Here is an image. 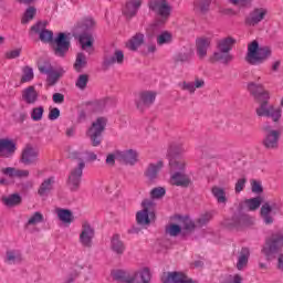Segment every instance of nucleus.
<instances>
[{
  "instance_id": "nucleus-54",
  "label": "nucleus",
  "mask_w": 283,
  "mask_h": 283,
  "mask_svg": "<svg viewBox=\"0 0 283 283\" xmlns=\"http://www.w3.org/2000/svg\"><path fill=\"white\" fill-rule=\"evenodd\" d=\"M4 56L8 60L19 59V56H21V49H15V50L7 51Z\"/></svg>"
},
{
  "instance_id": "nucleus-25",
  "label": "nucleus",
  "mask_w": 283,
  "mask_h": 283,
  "mask_svg": "<svg viewBox=\"0 0 283 283\" xmlns=\"http://www.w3.org/2000/svg\"><path fill=\"white\" fill-rule=\"evenodd\" d=\"M22 101L27 103V105H34L36 101H39V92L34 86H29L22 91Z\"/></svg>"
},
{
  "instance_id": "nucleus-50",
  "label": "nucleus",
  "mask_w": 283,
  "mask_h": 283,
  "mask_svg": "<svg viewBox=\"0 0 283 283\" xmlns=\"http://www.w3.org/2000/svg\"><path fill=\"white\" fill-rule=\"evenodd\" d=\"M165 193H167V190L163 187H157V188H154L151 191H150V197L154 199V200H160V198H165Z\"/></svg>"
},
{
  "instance_id": "nucleus-21",
  "label": "nucleus",
  "mask_w": 283,
  "mask_h": 283,
  "mask_svg": "<svg viewBox=\"0 0 283 283\" xmlns=\"http://www.w3.org/2000/svg\"><path fill=\"white\" fill-rule=\"evenodd\" d=\"M280 143V130H272L265 134L263 145L265 149H277Z\"/></svg>"
},
{
  "instance_id": "nucleus-56",
  "label": "nucleus",
  "mask_w": 283,
  "mask_h": 283,
  "mask_svg": "<svg viewBox=\"0 0 283 283\" xmlns=\"http://www.w3.org/2000/svg\"><path fill=\"white\" fill-rule=\"evenodd\" d=\"M2 174L4 176H8L9 178H15L17 177V168H14V167L3 168Z\"/></svg>"
},
{
  "instance_id": "nucleus-62",
  "label": "nucleus",
  "mask_w": 283,
  "mask_h": 283,
  "mask_svg": "<svg viewBox=\"0 0 283 283\" xmlns=\"http://www.w3.org/2000/svg\"><path fill=\"white\" fill-rule=\"evenodd\" d=\"M78 277V272L77 271H73L71 272L66 280L64 281V283H74L76 281V279Z\"/></svg>"
},
{
  "instance_id": "nucleus-18",
  "label": "nucleus",
  "mask_w": 283,
  "mask_h": 283,
  "mask_svg": "<svg viewBox=\"0 0 283 283\" xmlns=\"http://www.w3.org/2000/svg\"><path fill=\"white\" fill-rule=\"evenodd\" d=\"M125 61V54L120 50H115L113 55H104V61H103V67L104 70H109L112 65L117 63L118 65H123Z\"/></svg>"
},
{
  "instance_id": "nucleus-7",
  "label": "nucleus",
  "mask_w": 283,
  "mask_h": 283,
  "mask_svg": "<svg viewBox=\"0 0 283 283\" xmlns=\"http://www.w3.org/2000/svg\"><path fill=\"white\" fill-rule=\"evenodd\" d=\"M107 128V117H97L92 122L91 126L86 130V136L91 140L92 147H99L103 143V134Z\"/></svg>"
},
{
  "instance_id": "nucleus-3",
  "label": "nucleus",
  "mask_w": 283,
  "mask_h": 283,
  "mask_svg": "<svg viewBox=\"0 0 283 283\" xmlns=\"http://www.w3.org/2000/svg\"><path fill=\"white\" fill-rule=\"evenodd\" d=\"M149 10L156 13L157 18L155 23L150 25L148 29V33L150 36H156L158 32H160V28L169 21V17H171V6L167 0H150L148 2Z\"/></svg>"
},
{
  "instance_id": "nucleus-12",
  "label": "nucleus",
  "mask_w": 283,
  "mask_h": 283,
  "mask_svg": "<svg viewBox=\"0 0 283 283\" xmlns=\"http://www.w3.org/2000/svg\"><path fill=\"white\" fill-rule=\"evenodd\" d=\"M154 101H156V93L145 91L137 95L135 98V104L137 109L143 112L146 107H150V105H154Z\"/></svg>"
},
{
  "instance_id": "nucleus-44",
  "label": "nucleus",
  "mask_w": 283,
  "mask_h": 283,
  "mask_svg": "<svg viewBox=\"0 0 283 283\" xmlns=\"http://www.w3.org/2000/svg\"><path fill=\"white\" fill-rule=\"evenodd\" d=\"M174 36L169 31H164L161 34L157 36V44L159 45H167L171 43Z\"/></svg>"
},
{
  "instance_id": "nucleus-10",
  "label": "nucleus",
  "mask_w": 283,
  "mask_h": 283,
  "mask_svg": "<svg viewBox=\"0 0 283 283\" xmlns=\"http://www.w3.org/2000/svg\"><path fill=\"white\" fill-rule=\"evenodd\" d=\"M83 169H85V161L81 159L77 167L70 171L67 178V187L70 191H78L81 189V182L83 180Z\"/></svg>"
},
{
  "instance_id": "nucleus-64",
  "label": "nucleus",
  "mask_w": 283,
  "mask_h": 283,
  "mask_svg": "<svg viewBox=\"0 0 283 283\" xmlns=\"http://www.w3.org/2000/svg\"><path fill=\"white\" fill-rule=\"evenodd\" d=\"M114 280H125V272L123 270H117L113 273Z\"/></svg>"
},
{
  "instance_id": "nucleus-60",
  "label": "nucleus",
  "mask_w": 283,
  "mask_h": 283,
  "mask_svg": "<svg viewBox=\"0 0 283 283\" xmlns=\"http://www.w3.org/2000/svg\"><path fill=\"white\" fill-rule=\"evenodd\" d=\"M53 103H56V105H63V103H65V95L62 93L53 94Z\"/></svg>"
},
{
  "instance_id": "nucleus-38",
  "label": "nucleus",
  "mask_w": 283,
  "mask_h": 283,
  "mask_svg": "<svg viewBox=\"0 0 283 283\" xmlns=\"http://www.w3.org/2000/svg\"><path fill=\"white\" fill-rule=\"evenodd\" d=\"M34 17H36V8L28 7L27 10L24 11V14L22 15L21 23L25 25L30 23V21H32Z\"/></svg>"
},
{
  "instance_id": "nucleus-45",
  "label": "nucleus",
  "mask_w": 283,
  "mask_h": 283,
  "mask_svg": "<svg viewBox=\"0 0 283 283\" xmlns=\"http://www.w3.org/2000/svg\"><path fill=\"white\" fill-rule=\"evenodd\" d=\"M170 171H185V161L178 160L176 158H170L169 160Z\"/></svg>"
},
{
  "instance_id": "nucleus-52",
  "label": "nucleus",
  "mask_w": 283,
  "mask_h": 283,
  "mask_svg": "<svg viewBox=\"0 0 283 283\" xmlns=\"http://www.w3.org/2000/svg\"><path fill=\"white\" fill-rule=\"evenodd\" d=\"M169 235L176 238L182 231V228L176 223L170 224L169 229L166 230Z\"/></svg>"
},
{
  "instance_id": "nucleus-49",
  "label": "nucleus",
  "mask_w": 283,
  "mask_h": 283,
  "mask_svg": "<svg viewBox=\"0 0 283 283\" xmlns=\"http://www.w3.org/2000/svg\"><path fill=\"white\" fill-rule=\"evenodd\" d=\"M43 220H44L43 213L34 212L33 216H31V218L28 220L25 227L39 224V223L43 222Z\"/></svg>"
},
{
  "instance_id": "nucleus-43",
  "label": "nucleus",
  "mask_w": 283,
  "mask_h": 283,
  "mask_svg": "<svg viewBox=\"0 0 283 283\" xmlns=\"http://www.w3.org/2000/svg\"><path fill=\"white\" fill-rule=\"evenodd\" d=\"M45 113V108L43 106L33 107L31 111V118L34 123H39V120H43V114Z\"/></svg>"
},
{
  "instance_id": "nucleus-27",
  "label": "nucleus",
  "mask_w": 283,
  "mask_h": 283,
  "mask_svg": "<svg viewBox=\"0 0 283 283\" xmlns=\"http://www.w3.org/2000/svg\"><path fill=\"white\" fill-rule=\"evenodd\" d=\"M111 249L113 253H116V255H123L125 253V242L120 240L119 234H114L111 240Z\"/></svg>"
},
{
  "instance_id": "nucleus-28",
  "label": "nucleus",
  "mask_w": 283,
  "mask_h": 283,
  "mask_svg": "<svg viewBox=\"0 0 283 283\" xmlns=\"http://www.w3.org/2000/svg\"><path fill=\"white\" fill-rule=\"evenodd\" d=\"M233 45H235V39H233L232 36H228L217 42V50H220L221 52H228V54H231Z\"/></svg>"
},
{
  "instance_id": "nucleus-34",
  "label": "nucleus",
  "mask_w": 283,
  "mask_h": 283,
  "mask_svg": "<svg viewBox=\"0 0 283 283\" xmlns=\"http://www.w3.org/2000/svg\"><path fill=\"white\" fill-rule=\"evenodd\" d=\"M212 196L216 198L217 202L219 205H226L227 202V192L223 188H220L218 186L212 187Z\"/></svg>"
},
{
  "instance_id": "nucleus-14",
  "label": "nucleus",
  "mask_w": 283,
  "mask_h": 283,
  "mask_svg": "<svg viewBox=\"0 0 283 283\" xmlns=\"http://www.w3.org/2000/svg\"><path fill=\"white\" fill-rule=\"evenodd\" d=\"M266 14H269V10H266L264 8H255L245 18V25L255 28V25H258V23H262V21H264V18L266 17Z\"/></svg>"
},
{
  "instance_id": "nucleus-30",
  "label": "nucleus",
  "mask_w": 283,
  "mask_h": 283,
  "mask_svg": "<svg viewBox=\"0 0 283 283\" xmlns=\"http://www.w3.org/2000/svg\"><path fill=\"white\" fill-rule=\"evenodd\" d=\"M140 277L143 283H149L151 281V272L148 270V268H144L142 271L137 272L134 276L124 280L126 283H134L136 282V277Z\"/></svg>"
},
{
  "instance_id": "nucleus-33",
  "label": "nucleus",
  "mask_w": 283,
  "mask_h": 283,
  "mask_svg": "<svg viewBox=\"0 0 283 283\" xmlns=\"http://www.w3.org/2000/svg\"><path fill=\"white\" fill-rule=\"evenodd\" d=\"M57 218L64 224H72L74 222V214L70 209H59L57 210Z\"/></svg>"
},
{
  "instance_id": "nucleus-63",
  "label": "nucleus",
  "mask_w": 283,
  "mask_h": 283,
  "mask_svg": "<svg viewBox=\"0 0 283 283\" xmlns=\"http://www.w3.org/2000/svg\"><path fill=\"white\" fill-rule=\"evenodd\" d=\"M30 176L29 170L15 169V178H28Z\"/></svg>"
},
{
  "instance_id": "nucleus-8",
  "label": "nucleus",
  "mask_w": 283,
  "mask_h": 283,
  "mask_svg": "<svg viewBox=\"0 0 283 283\" xmlns=\"http://www.w3.org/2000/svg\"><path fill=\"white\" fill-rule=\"evenodd\" d=\"M283 249V234L274 233L265 240V244L262 248V253L266 260H275V255L282 254Z\"/></svg>"
},
{
  "instance_id": "nucleus-40",
  "label": "nucleus",
  "mask_w": 283,
  "mask_h": 283,
  "mask_svg": "<svg viewBox=\"0 0 283 283\" xmlns=\"http://www.w3.org/2000/svg\"><path fill=\"white\" fill-rule=\"evenodd\" d=\"M211 1L213 0H196L195 7L201 12V14H207L211 8Z\"/></svg>"
},
{
  "instance_id": "nucleus-11",
  "label": "nucleus",
  "mask_w": 283,
  "mask_h": 283,
  "mask_svg": "<svg viewBox=\"0 0 283 283\" xmlns=\"http://www.w3.org/2000/svg\"><path fill=\"white\" fill-rule=\"evenodd\" d=\"M94 235H96V232L94 228H92V224H90V222H84L80 233V244L85 247V249H92Z\"/></svg>"
},
{
  "instance_id": "nucleus-13",
  "label": "nucleus",
  "mask_w": 283,
  "mask_h": 283,
  "mask_svg": "<svg viewBox=\"0 0 283 283\" xmlns=\"http://www.w3.org/2000/svg\"><path fill=\"white\" fill-rule=\"evenodd\" d=\"M22 165H36L39 163V150L30 145L23 148L20 157Z\"/></svg>"
},
{
  "instance_id": "nucleus-46",
  "label": "nucleus",
  "mask_w": 283,
  "mask_h": 283,
  "mask_svg": "<svg viewBox=\"0 0 283 283\" xmlns=\"http://www.w3.org/2000/svg\"><path fill=\"white\" fill-rule=\"evenodd\" d=\"M213 220V212H205L197 219V224L199 227H207L208 223Z\"/></svg>"
},
{
  "instance_id": "nucleus-15",
  "label": "nucleus",
  "mask_w": 283,
  "mask_h": 283,
  "mask_svg": "<svg viewBox=\"0 0 283 283\" xmlns=\"http://www.w3.org/2000/svg\"><path fill=\"white\" fill-rule=\"evenodd\" d=\"M277 203L275 202H265L262 205L260 213L264 224H273V216H275V211H277Z\"/></svg>"
},
{
  "instance_id": "nucleus-16",
  "label": "nucleus",
  "mask_w": 283,
  "mask_h": 283,
  "mask_svg": "<svg viewBox=\"0 0 283 283\" xmlns=\"http://www.w3.org/2000/svg\"><path fill=\"white\" fill-rule=\"evenodd\" d=\"M117 160L124 165H136L138 163V153L134 149L117 150Z\"/></svg>"
},
{
  "instance_id": "nucleus-55",
  "label": "nucleus",
  "mask_w": 283,
  "mask_h": 283,
  "mask_svg": "<svg viewBox=\"0 0 283 283\" xmlns=\"http://www.w3.org/2000/svg\"><path fill=\"white\" fill-rule=\"evenodd\" d=\"M116 160H118V150H116L114 154L107 155L106 165H111V167H114V165H116Z\"/></svg>"
},
{
  "instance_id": "nucleus-26",
  "label": "nucleus",
  "mask_w": 283,
  "mask_h": 283,
  "mask_svg": "<svg viewBox=\"0 0 283 283\" xmlns=\"http://www.w3.org/2000/svg\"><path fill=\"white\" fill-rule=\"evenodd\" d=\"M163 167H165V164L163 163V160L157 161V164H149L144 175L150 181L156 180Z\"/></svg>"
},
{
  "instance_id": "nucleus-37",
  "label": "nucleus",
  "mask_w": 283,
  "mask_h": 283,
  "mask_svg": "<svg viewBox=\"0 0 283 283\" xmlns=\"http://www.w3.org/2000/svg\"><path fill=\"white\" fill-rule=\"evenodd\" d=\"M21 260H22V256L19 250L7 251V262H9V264H19Z\"/></svg>"
},
{
  "instance_id": "nucleus-59",
  "label": "nucleus",
  "mask_w": 283,
  "mask_h": 283,
  "mask_svg": "<svg viewBox=\"0 0 283 283\" xmlns=\"http://www.w3.org/2000/svg\"><path fill=\"white\" fill-rule=\"evenodd\" d=\"M184 229H186V231H193V229H196V223H193L189 218H185Z\"/></svg>"
},
{
  "instance_id": "nucleus-42",
  "label": "nucleus",
  "mask_w": 283,
  "mask_h": 283,
  "mask_svg": "<svg viewBox=\"0 0 283 283\" xmlns=\"http://www.w3.org/2000/svg\"><path fill=\"white\" fill-rule=\"evenodd\" d=\"M88 83H90V75L81 74V75H78V77L75 82V86L77 87V90H81L83 92L87 88Z\"/></svg>"
},
{
  "instance_id": "nucleus-19",
  "label": "nucleus",
  "mask_w": 283,
  "mask_h": 283,
  "mask_svg": "<svg viewBox=\"0 0 283 283\" xmlns=\"http://www.w3.org/2000/svg\"><path fill=\"white\" fill-rule=\"evenodd\" d=\"M170 185H172L174 187H181L184 189H187V187L191 185V178H189L186 174L176 171L170 177Z\"/></svg>"
},
{
  "instance_id": "nucleus-41",
  "label": "nucleus",
  "mask_w": 283,
  "mask_h": 283,
  "mask_svg": "<svg viewBox=\"0 0 283 283\" xmlns=\"http://www.w3.org/2000/svg\"><path fill=\"white\" fill-rule=\"evenodd\" d=\"M34 80V70L30 66H24L22 69V77L21 83H30V81Z\"/></svg>"
},
{
  "instance_id": "nucleus-61",
  "label": "nucleus",
  "mask_w": 283,
  "mask_h": 283,
  "mask_svg": "<svg viewBox=\"0 0 283 283\" xmlns=\"http://www.w3.org/2000/svg\"><path fill=\"white\" fill-rule=\"evenodd\" d=\"M181 88L186 92H190V94H193V92H196V86L193 82H184Z\"/></svg>"
},
{
  "instance_id": "nucleus-23",
  "label": "nucleus",
  "mask_w": 283,
  "mask_h": 283,
  "mask_svg": "<svg viewBox=\"0 0 283 283\" xmlns=\"http://www.w3.org/2000/svg\"><path fill=\"white\" fill-rule=\"evenodd\" d=\"M55 182L56 178L53 176L44 179L38 189V195L41 198H48V196H50V191L54 189Z\"/></svg>"
},
{
  "instance_id": "nucleus-9",
  "label": "nucleus",
  "mask_w": 283,
  "mask_h": 283,
  "mask_svg": "<svg viewBox=\"0 0 283 283\" xmlns=\"http://www.w3.org/2000/svg\"><path fill=\"white\" fill-rule=\"evenodd\" d=\"M154 201L150 199H145L142 202L143 209L136 213V222L139 227H148L151 224V218L156 214L154 213Z\"/></svg>"
},
{
  "instance_id": "nucleus-57",
  "label": "nucleus",
  "mask_w": 283,
  "mask_h": 283,
  "mask_svg": "<svg viewBox=\"0 0 283 283\" xmlns=\"http://www.w3.org/2000/svg\"><path fill=\"white\" fill-rule=\"evenodd\" d=\"M264 191V188L262 187V184L260 181H252V193H262Z\"/></svg>"
},
{
  "instance_id": "nucleus-22",
  "label": "nucleus",
  "mask_w": 283,
  "mask_h": 283,
  "mask_svg": "<svg viewBox=\"0 0 283 283\" xmlns=\"http://www.w3.org/2000/svg\"><path fill=\"white\" fill-rule=\"evenodd\" d=\"M140 6H143L142 0L128 1L123 10L124 17H126V19H133V17H136V14H138V10L140 9Z\"/></svg>"
},
{
  "instance_id": "nucleus-1",
  "label": "nucleus",
  "mask_w": 283,
  "mask_h": 283,
  "mask_svg": "<svg viewBox=\"0 0 283 283\" xmlns=\"http://www.w3.org/2000/svg\"><path fill=\"white\" fill-rule=\"evenodd\" d=\"M248 92L253 96L255 103H259V107L255 108V114L259 118H272L273 123H279L282 118V108L274 107L269 104L271 96L269 91L264 90V85L255 82L248 83Z\"/></svg>"
},
{
  "instance_id": "nucleus-58",
  "label": "nucleus",
  "mask_w": 283,
  "mask_h": 283,
  "mask_svg": "<svg viewBox=\"0 0 283 283\" xmlns=\"http://www.w3.org/2000/svg\"><path fill=\"white\" fill-rule=\"evenodd\" d=\"M61 116V109L54 107L49 112V120H56Z\"/></svg>"
},
{
  "instance_id": "nucleus-5",
  "label": "nucleus",
  "mask_w": 283,
  "mask_h": 283,
  "mask_svg": "<svg viewBox=\"0 0 283 283\" xmlns=\"http://www.w3.org/2000/svg\"><path fill=\"white\" fill-rule=\"evenodd\" d=\"M271 54L273 51L269 46H260L258 40H254L248 44L245 61L249 65H262L271 59Z\"/></svg>"
},
{
  "instance_id": "nucleus-36",
  "label": "nucleus",
  "mask_w": 283,
  "mask_h": 283,
  "mask_svg": "<svg viewBox=\"0 0 283 283\" xmlns=\"http://www.w3.org/2000/svg\"><path fill=\"white\" fill-rule=\"evenodd\" d=\"M84 67H87V56L85 53H77L74 70L75 72H83Z\"/></svg>"
},
{
  "instance_id": "nucleus-24",
  "label": "nucleus",
  "mask_w": 283,
  "mask_h": 283,
  "mask_svg": "<svg viewBox=\"0 0 283 283\" xmlns=\"http://www.w3.org/2000/svg\"><path fill=\"white\" fill-rule=\"evenodd\" d=\"M211 63H223V65H229L231 61H233V55L231 53L217 50L213 52L212 56L210 57Z\"/></svg>"
},
{
  "instance_id": "nucleus-39",
  "label": "nucleus",
  "mask_w": 283,
  "mask_h": 283,
  "mask_svg": "<svg viewBox=\"0 0 283 283\" xmlns=\"http://www.w3.org/2000/svg\"><path fill=\"white\" fill-rule=\"evenodd\" d=\"M61 76H63V73L53 69L52 72L46 74L48 85H50V87H52L53 85H56Z\"/></svg>"
},
{
  "instance_id": "nucleus-17",
  "label": "nucleus",
  "mask_w": 283,
  "mask_h": 283,
  "mask_svg": "<svg viewBox=\"0 0 283 283\" xmlns=\"http://www.w3.org/2000/svg\"><path fill=\"white\" fill-rule=\"evenodd\" d=\"M17 151V144L11 139H0V156L1 158H12Z\"/></svg>"
},
{
  "instance_id": "nucleus-32",
  "label": "nucleus",
  "mask_w": 283,
  "mask_h": 283,
  "mask_svg": "<svg viewBox=\"0 0 283 283\" xmlns=\"http://www.w3.org/2000/svg\"><path fill=\"white\" fill-rule=\"evenodd\" d=\"M251 255V252L249 251V248H242L239 254V259L237 262V269L238 271H242L244 266L249 264V256Z\"/></svg>"
},
{
  "instance_id": "nucleus-6",
  "label": "nucleus",
  "mask_w": 283,
  "mask_h": 283,
  "mask_svg": "<svg viewBox=\"0 0 283 283\" xmlns=\"http://www.w3.org/2000/svg\"><path fill=\"white\" fill-rule=\"evenodd\" d=\"M255 220L244 212V207L240 203L237 210L232 213L231 218L223 221V226L227 229H247V227H253Z\"/></svg>"
},
{
  "instance_id": "nucleus-31",
  "label": "nucleus",
  "mask_w": 283,
  "mask_h": 283,
  "mask_svg": "<svg viewBox=\"0 0 283 283\" xmlns=\"http://www.w3.org/2000/svg\"><path fill=\"white\" fill-rule=\"evenodd\" d=\"M2 202L3 205H6V207H9V208L19 207V205L23 202V197H21V195L19 193H12V195H9L8 197H3Z\"/></svg>"
},
{
  "instance_id": "nucleus-20",
  "label": "nucleus",
  "mask_w": 283,
  "mask_h": 283,
  "mask_svg": "<svg viewBox=\"0 0 283 283\" xmlns=\"http://www.w3.org/2000/svg\"><path fill=\"white\" fill-rule=\"evenodd\" d=\"M209 48H211V38L202 36L196 40L197 56H199V59L207 56Z\"/></svg>"
},
{
  "instance_id": "nucleus-29",
  "label": "nucleus",
  "mask_w": 283,
  "mask_h": 283,
  "mask_svg": "<svg viewBox=\"0 0 283 283\" xmlns=\"http://www.w3.org/2000/svg\"><path fill=\"white\" fill-rule=\"evenodd\" d=\"M145 43V34L143 33H136L130 38V40L127 43L128 50H132V52H136L140 45Z\"/></svg>"
},
{
  "instance_id": "nucleus-48",
  "label": "nucleus",
  "mask_w": 283,
  "mask_h": 283,
  "mask_svg": "<svg viewBox=\"0 0 283 283\" xmlns=\"http://www.w3.org/2000/svg\"><path fill=\"white\" fill-rule=\"evenodd\" d=\"M191 56V52H179L175 55V61L176 63H189Z\"/></svg>"
},
{
  "instance_id": "nucleus-53",
  "label": "nucleus",
  "mask_w": 283,
  "mask_h": 283,
  "mask_svg": "<svg viewBox=\"0 0 283 283\" xmlns=\"http://www.w3.org/2000/svg\"><path fill=\"white\" fill-rule=\"evenodd\" d=\"M244 187H247V178H240L235 182L234 191L235 193H240L244 190Z\"/></svg>"
},
{
  "instance_id": "nucleus-35",
  "label": "nucleus",
  "mask_w": 283,
  "mask_h": 283,
  "mask_svg": "<svg viewBox=\"0 0 283 283\" xmlns=\"http://www.w3.org/2000/svg\"><path fill=\"white\" fill-rule=\"evenodd\" d=\"M244 205L249 211H258L259 207L262 206V197L258 196L254 198L245 199Z\"/></svg>"
},
{
  "instance_id": "nucleus-2",
  "label": "nucleus",
  "mask_w": 283,
  "mask_h": 283,
  "mask_svg": "<svg viewBox=\"0 0 283 283\" xmlns=\"http://www.w3.org/2000/svg\"><path fill=\"white\" fill-rule=\"evenodd\" d=\"M31 32L39 34V39L42 43H51L55 56L63 59L70 52V39L67 34L60 32L54 39V32L46 29V24L39 21L31 27Z\"/></svg>"
},
{
  "instance_id": "nucleus-47",
  "label": "nucleus",
  "mask_w": 283,
  "mask_h": 283,
  "mask_svg": "<svg viewBox=\"0 0 283 283\" xmlns=\"http://www.w3.org/2000/svg\"><path fill=\"white\" fill-rule=\"evenodd\" d=\"M38 70L40 74H45L48 76V74L54 70V66H52L49 61H44L38 64Z\"/></svg>"
},
{
  "instance_id": "nucleus-51",
  "label": "nucleus",
  "mask_w": 283,
  "mask_h": 283,
  "mask_svg": "<svg viewBox=\"0 0 283 283\" xmlns=\"http://www.w3.org/2000/svg\"><path fill=\"white\" fill-rule=\"evenodd\" d=\"M232 6H238L239 8H250L253 0H228Z\"/></svg>"
},
{
  "instance_id": "nucleus-4",
  "label": "nucleus",
  "mask_w": 283,
  "mask_h": 283,
  "mask_svg": "<svg viewBox=\"0 0 283 283\" xmlns=\"http://www.w3.org/2000/svg\"><path fill=\"white\" fill-rule=\"evenodd\" d=\"M96 25V22L92 18H85L76 23L73 30V36L78 39L82 50L94 46V36L90 33V30Z\"/></svg>"
}]
</instances>
